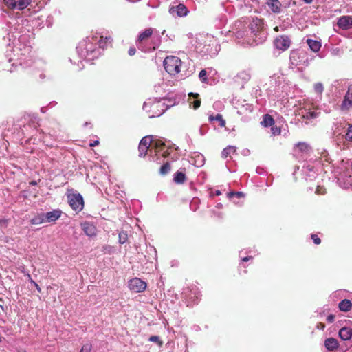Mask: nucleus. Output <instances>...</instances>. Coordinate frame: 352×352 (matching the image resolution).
I'll return each mask as SVG.
<instances>
[{"label":"nucleus","instance_id":"58836bf2","mask_svg":"<svg viewBox=\"0 0 352 352\" xmlns=\"http://www.w3.org/2000/svg\"><path fill=\"white\" fill-rule=\"evenodd\" d=\"M311 238L316 245H319L321 243V239L317 234H311Z\"/></svg>","mask_w":352,"mask_h":352},{"label":"nucleus","instance_id":"c03bdc74","mask_svg":"<svg viewBox=\"0 0 352 352\" xmlns=\"http://www.w3.org/2000/svg\"><path fill=\"white\" fill-rule=\"evenodd\" d=\"M136 53V50L134 47H131L129 49L128 54L129 56H133Z\"/></svg>","mask_w":352,"mask_h":352},{"label":"nucleus","instance_id":"72a5a7b5","mask_svg":"<svg viewBox=\"0 0 352 352\" xmlns=\"http://www.w3.org/2000/svg\"><path fill=\"white\" fill-rule=\"evenodd\" d=\"M149 341L156 342L158 346H162L163 344V342L160 339V337L157 336H152L149 338Z\"/></svg>","mask_w":352,"mask_h":352},{"label":"nucleus","instance_id":"4be33fe9","mask_svg":"<svg viewBox=\"0 0 352 352\" xmlns=\"http://www.w3.org/2000/svg\"><path fill=\"white\" fill-rule=\"evenodd\" d=\"M188 96H189V100H190L191 97H193L195 98V100L192 102L189 101V102L190 104H192L193 109H198L201 105V100L199 98V94H197V93L195 94V93L191 92V93L188 94Z\"/></svg>","mask_w":352,"mask_h":352},{"label":"nucleus","instance_id":"393cba45","mask_svg":"<svg viewBox=\"0 0 352 352\" xmlns=\"http://www.w3.org/2000/svg\"><path fill=\"white\" fill-rule=\"evenodd\" d=\"M171 170V165L168 162L164 163L160 168L159 173L161 175H167Z\"/></svg>","mask_w":352,"mask_h":352},{"label":"nucleus","instance_id":"1a4fd4ad","mask_svg":"<svg viewBox=\"0 0 352 352\" xmlns=\"http://www.w3.org/2000/svg\"><path fill=\"white\" fill-rule=\"evenodd\" d=\"M351 107H352V85H350L348 87L341 108L342 110H348Z\"/></svg>","mask_w":352,"mask_h":352},{"label":"nucleus","instance_id":"6ab92c4d","mask_svg":"<svg viewBox=\"0 0 352 352\" xmlns=\"http://www.w3.org/2000/svg\"><path fill=\"white\" fill-rule=\"evenodd\" d=\"M307 43L308 44L310 49L314 52H318L321 48V43L318 41L307 39Z\"/></svg>","mask_w":352,"mask_h":352},{"label":"nucleus","instance_id":"ea45409f","mask_svg":"<svg viewBox=\"0 0 352 352\" xmlns=\"http://www.w3.org/2000/svg\"><path fill=\"white\" fill-rule=\"evenodd\" d=\"M91 344H86L82 346L80 352H91Z\"/></svg>","mask_w":352,"mask_h":352},{"label":"nucleus","instance_id":"37998d69","mask_svg":"<svg viewBox=\"0 0 352 352\" xmlns=\"http://www.w3.org/2000/svg\"><path fill=\"white\" fill-rule=\"evenodd\" d=\"M335 315L333 314H330L327 317V321L329 322V323H332L334 320H335Z\"/></svg>","mask_w":352,"mask_h":352},{"label":"nucleus","instance_id":"b1692460","mask_svg":"<svg viewBox=\"0 0 352 352\" xmlns=\"http://www.w3.org/2000/svg\"><path fill=\"white\" fill-rule=\"evenodd\" d=\"M209 121L210 122H212V121H218L219 122V125L221 126V127H225L226 126V121L223 118V116L222 115L218 113L217 114L216 116H209Z\"/></svg>","mask_w":352,"mask_h":352},{"label":"nucleus","instance_id":"79ce46f5","mask_svg":"<svg viewBox=\"0 0 352 352\" xmlns=\"http://www.w3.org/2000/svg\"><path fill=\"white\" fill-rule=\"evenodd\" d=\"M326 192V189L323 187L318 186L316 190V193L318 195H324Z\"/></svg>","mask_w":352,"mask_h":352},{"label":"nucleus","instance_id":"7ed1b4c3","mask_svg":"<svg viewBox=\"0 0 352 352\" xmlns=\"http://www.w3.org/2000/svg\"><path fill=\"white\" fill-rule=\"evenodd\" d=\"M153 33V28H148L145 29L142 32H141L137 39V45L139 49H140L142 51H147L149 50H155L157 47L155 45H153L151 48L149 49H145V44L147 43V41L149 40V38L151 37Z\"/></svg>","mask_w":352,"mask_h":352},{"label":"nucleus","instance_id":"603ef678","mask_svg":"<svg viewBox=\"0 0 352 352\" xmlns=\"http://www.w3.org/2000/svg\"><path fill=\"white\" fill-rule=\"evenodd\" d=\"M318 327H320L322 329H324L325 327V325L322 323H320V324L318 325Z\"/></svg>","mask_w":352,"mask_h":352},{"label":"nucleus","instance_id":"f8f14e48","mask_svg":"<svg viewBox=\"0 0 352 352\" xmlns=\"http://www.w3.org/2000/svg\"><path fill=\"white\" fill-rule=\"evenodd\" d=\"M82 229L89 236H96L97 233L96 227L91 223L85 222L81 223Z\"/></svg>","mask_w":352,"mask_h":352},{"label":"nucleus","instance_id":"e433bc0d","mask_svg":"<svg viewBox=\"0 0 352 352\" xmlns=\"http://www.w3.org/2000/svg\"><path fill=\"white\" fill-rule=\"evenodd\" d=\"M345 138L347 140H352V124H349V127L345 135Z\"/></svg>","mask_w":352,"mask_h":352},{"label":"nucleus","instance_id":"0eeeda50","mask_svg":"<svg viewBox=\"0 0 352 352\" xmlns=\"http://www.w3.org/2000/svg\"><path fill=\"white\" fill-rule=\"evenodd\" d=\"M274 44L278 50L285 51L290 47L291 40L286 35H280L274 39Z\"/></svg>","mask_w":352,"mask_h":352},{"label":"nucleus","instance_id":"7c9ffc66","mask_svg":"<svg viewBox=\"0 0 352 352\" xmlns=\"http://www.w3.org/2000/svg\"><path fill=\"white\" fill-rule=\"evenodd\" d=\"M150 148L144 146L141 144H139L138 151H139V156L145 157L148 151Z\"/></svg>","mask_w":352,"mask_h":352},{"label":"nucleus","instance_id":"a19ab883","mask_svg":"<svg viewBox=\"0 0 352 352\" xmlns=\"http://www.w3.org/2000/svg\"><path fill=\"white\" fill-rule=\"evenodd\" d=\"M28 278H29V279H30V283H32V284H34V287L36 288L37 291H38V292H41V289L40 286H39V285H38L35 281H34V280L32 279L31 276H30L29 274H28Z\"/></svg>","mask_w":352,"mask_h":352},{"label":"nucleus","instance_id":"a18cd8bd","mask_svg":"<svg viewBox=\"0 0 352 352\" xmlns=\"http://www.w3.org/2000/svg\"><path fill=\"white\" fill-rule=\"evenodd\" d=\"M170 155V153L169 151V148H168L167 150H166L165 151H164L162 154V156L164 158H166L168 157H169Z\"/></svg>","mask_w":352,"mask_h":352},{"label":"nucleus","instance_id":"2eb2a0df","mask_svg":"<svg viewBox=\"0 0 352 352\" xmlns=\"http://www.w3.org/2000/svg\"><path fill=\"white\" fill-rule=\"evenodd\" d=\"M339 336L343 340H349L352 338V329L349 327H342L339 331Z\"/></svg>","mask_w":352,"mask_h":352},{"label":"nucleus","instance_id":"39448f33","mask_svg":"<svg viewBox=\"0 0 352 352\" xmlns=\"http://www.w3.org/2000/svg\"><path fill=\"white\" fill-rule=\"evenodd\" d=\"M320 112L316 111H311L310 109H307L305 107H300L296 112V115H298L301 118L305 120V124H308L307 120L316 119L319 116Z\"/></svg>","mask_w":352,"mask_h":352},{"label":"nucleus","instance_id":"dca6fc26","mask_svg":"<svg viewBox=\"0 0 352 352\" xmlns=\"http://www.w3.org/2000/svg\"><path fill=\"white\" fill-rule=\"evenodd\" d=\"M184 170H185V168H184ZM186 180V177L184 171L178 170L174 175L173 181L177 184H182L185 182Z\"/></svg>","mask_w":352,"mask_h":352},{"label":"nucleus","instance_id":"2f4dec72","mask_svg":"<svg viewBox=\"0 0 352 352\" xmlns=\"http://www.w3.org/2000/svg\"><path fill=\"white\" fill-rule=\"evenodd\" d=\"M3 2L8 8L12 10H14L17 6V2L16 0H3Z\"/></svg>","mask_w":352,"mask_h":352},{"label":"nucleus","instance_id":"a878e982","mask_svg":"<svg viewBox=\"0 0 352 352\" xmlns=\"http://www.w3.org/2000/svg\"><path fill=\"white\" fill-rule=\"evenodd\" d=\"M140 144L150 148L153 144V140L152 139V136H145V137H144L140 140Z\"/></svg>","mask_w":352,"mask_h":352},{"label":"nucleus","instance_id":"aec40b11","mask_svg":"<svg viewBox=\"0 0 352 352\" xmlns=\"http://www.w3.org/2000/svg\"><path fill=\"white\" fill-rule=\"evenodd\" d=\"M261 124L264 127H268L274 124V120L270 114H265Z\"/></svg>","mask_w":352,"mask_h":352},{"label":"nucleus","instance_id":"412c9836","mask_svg":"<svg viewBox=\"0 0 352 352\" xmlns=\"http://www.w3.org/2000/svg\"><path fill=\"white\" fill-rule=\"evenodd\" d=\"M296 149L301 153H307L309 152L311 147L307 143L300 142L296 144Z\"/></svg>","mask_w":352,"mask_h":352},{"label":"nucleus","instance_id":"49530a36","mask_svg":"<svg viewBox=\"0 0 352 352\" xmlns=\"http://www.w3.org/2000/svg\"><path fill=\"white\" fill-rule=\"evenodd\" d=\"M99 144H100V142L98 140H95V141L89 143V146L94 147L96 146L99 145Z\"/></svg>","mask_w":352,"mask_h":352},{"label":"nucleus","instance_id":"864d4df0","mask_svg":"<svg viewBox=\"0 0 352 352\" xmlns=\"http://www.w3.org/2000/svg\"><path fill=\"white\" fill-rule=\"evenodd\" d=\"M318 327H320L322 329H324L325 327V325L322 323H320V324L318 325Z\"/></svg>","mask_w":352,"mask_h":352},{"label":"nucleus","instance_id":"c9c22d12","mask_svg":"<svg viewBox=\"0 0 352 352\" xmlns=\"http://www.w3.org/2000/svg\"><path fill=\"white\" fill-rule=\"evenodd\" d=\"M206 75H207V72L205 69H202L200 71V72L199 74V77L200 80H201V82H207Z\"/></svg>","mask_w":352,"mask_h":352},{"label":"nucleus","instance_id":"4c0bfd02","mask_svg":"<svg viewBox=\"0 0 352 352\" xmlns=\"http://www.w3.org/2000/svg\"><path fill=\"white\" fill-rule=\"evenodd\" d=\"M229 197H232L233 196H236L237 197H243L244 196L243 193L242 192H230L228 194Z\"/></svg>","mask_w":352,"mask_h":352},{"label":"nucleus","instance_id":"9d476101","mask_svg":"<svg viewBox=\"0 0 352 352\" xmlns=\"http://www.w3.org/2000/svg\"><path fill=\"white\" fill-rule=\"evenodd\" d=\"M338 25L342 30H349L352 28V16H342L338 21Z\"/></svg>","mask_w":352,"mask_h":352},{"label":"nucleus","instance_id":"f704fd0d","mask_svg":"<svg viewBox=\"0 0 352 352\" xmlns=\"http://www.w3.org/2000/svg\"><path fill=\"white\" fill-rule=\"evenodd\" d=\"M271 126V131H272V133L274 135H278L280 134L281 133V129L280 127L276 126V125H272V126Z\"/></svg>","mask_w":352,"mask_h":352},{"label":"nucleus","instance_id":"8fccbe9b","mask_svg":"<svg viewBox=\"0 0 352 352\" xmlns=\"http://www.w3.org/2000/svg\"><path fill=\"white\" fill-rule=\"evenodd\" d=\"M30 185L31 186H36L37 185V182L36 181H32L30 182Z\"/></svg>","mask_w":352,"mask_h":352},{"label":"nucleus","instance_id":"5701e85b","mask_svg":"<svg viewBox=\"0 0 352 352\" xmlns=\"http://www.w3.org/2000/svg\"><path fill=\"white\" fill-rule=\"evenodd\" d=\"M45 214L42 213L39 214L35 217H34L32 219H31L30 222L32 225H37V224H41L43 223H47L46 218H45Z\"/></svg>","mask_w":352,"mask_h":352},{"label":"nucleus","instance_id":"6e6552de","mask_svg":"<svg viewBox=\"0 0 352 352\" xmlns=\"http://www.w3.org/2000/svg\"><path fill=\"white\" fill-rule=\"evenodd\" d=\"M169 12L173 15L175 13L177 16L182 17L188 14V10L184 4L179 3L177 6H172L169 9Z\"/></svg>","mask_w":352,"mask_h":352},{"label":"nucleus","instance_id":"ddd939ff","mask_svg":"<svg viewBox=\"0 0 352 352\" xmlns=\"http://www.w3.org/2000/svg\"><path fill=\"white\" fill-rule=\"evenodd\" d=\"M265 4L275 14H278L281 12L282 5L279 0H265Z\"/></svg>","mask_w":352,"mask_h":352},{"label":"nucleus","instance_id":"4468645a","mask_svg":"<svg viewBox=\"0 0 352 352\" xmlns=\"http://www.w3.org/2000/svg\"><path fill=\"white\" fill-rule=\"evenodd\" d=\"M324 346L329 351L337 349L339 346L338 340L334 338H327L324 341Z\"/></svg>","mask_w":352,"mask_h":352},{"label":"nucleus","instance_id":"3c124183","mask_svg":"<svg viewBox=\"0 0 352 352\" xmlns=\"http://www.w3.org/2000/svg\"><path fill=\"white\" fill-rule=\"evenodd\" d=\"M305 3L310 4L313 2V0H302Z\"/></svg>","mask_w":352,"mask_h":352},{"label":"nucleus","instance_id":"20e7f679","mask_svg":"<svg viewBox=\"0 0 352 352\" xmlns=\"http://www.w3.org/2000/svg\"><path fill=\"white\" fill-rule=\"evenodd\" d=\"M70 207L76 212H80L84 208V200L80 193H72L67 195Z\"/></svg>","mask_w":352,"mask_h":352},{"label":"nucleus","instance_id":"de8ad7c7","mask_svg":"<svg viewBox=\"0 0 352 352\" xmlns=\"http://www.w3.org/2000/svg\"><path fill=\"white\" fill-rule=\"evenodd\" d=\"M0 224H3L5 226H7L8 220L5 219H0Z\"/></svg>","mask_w":352,"mask_h":352},{"label":"nucleus","instance_id":"473e14b6","mask_svg":"<svg viewBox=\"0 0 352 352\" xmlns=\"http://www.w3.org/2000/svg\"><path fill=\"white\" fill-rule=\"evenodd\" d=\"M314 91L316 93L321 95L324 91L323 85L321 82H317L314 85Z\"/></svg>","mask_w":352,"mask_h":352},{"label":"nucleus","instance_id":"09e8293b","mask_svg":"<svg viewBox=\"0 0 352 352\" xmlns=\"http://www.w3.org/2000/svg\"><path fill=\"white\" fill-rule=\"evenodd\" d=\"M252 258V256H245V257H243L242 258V261H244V262H246V261H250V259Z\"/></svg>","mask_w":352,"mask_h":352},{"label":"nucleus","instance_id":"5fc2aeb1","mask_svg":"<svg viewBox=\"0 0 352 352\" xmlns=\"http://www.w3.org/2000/svg\"><path fill=\"white\" fill-rule=\"evenodd\" d=\"M216 195H221L220 191H219V190H217V191L216 192Z\"/></svg>","mask_w":352,"mask_h":352},{"label":"nucleus","instance_id":"423d86ee","mask_svg":"<svg viewBox=\"0 0 352 352\" xmlns=\"http://www.w3.org/2000/svg\"><path fill=\"white\" fill-rule=\"evenodd\" d=\"M146 283L139 278H134L129 281V288L136 293L144 292L146 288Z\"/></svg>","mask_w":352,"mask_h":352},{"label":"nucleus","instance_id":"9b49d317","mask_svg":"<svg viewBox=\"0 0 352 352\" xmlns=\"http://www.w3.org/2000/svg\"><path fill=\"white\" fill-rule=\"evenodd\" d=\"M62 213L60 209H54L45 213V218H46L47 223H54L61 217Z\"/></svg>","mask_w":352,"mask_h":352},{"label":"nucleus","instance_id":"f257e3e1","mask_svg":"<svg viewBox=\"0 0 352 352\" xmlns=\"http://www.w3.org/2000/svg\"><path fill=\"white\" fill-rule=\"evenodd\" d=\"M249 28L254 36H258V40H256L257 43H262L266 38L263 19L257 17L253 18L249 25Z\"/></svg>","mask_w":352,"mask_h":352},{"label":"nucleus","instance_id":"f03ea898","mask_svg":"<svg viewBox=\"0 0 352 352\" xmlns=\"http://www.w3.org/2000/svg\"><path fill=\"white\" fill-rule=\"evenodd\" d=\"M181 60L174 56H167L164 60L165 70L170 75H176L180 72Z\"/></svg>","mask_w":352,"mask_h":352},{"label":"nucleus","instance_id":"c756f323","mask_svg":"<svg viewBox=\"0 0 352 352\" xmlns=\"http://www.w3.org/2000/svg\"><path fill=\"white\" fill-rule=\"evenodd\" d=\"M119 243L121 244L125 243L128 240V234L125 231H120L118 234Z\"/></svg>","mask_w":352,"mask_h":352},{"label":"nucleus","instance_id":"f3484780","mask_svg":"<svg viewBox=\"0 0 352 352\" xmlns=\"http://www.w3.org/2000/svg\"><path fill=\"white\" fill-rule=\"evenodd\" d=\"M338 308L341 311L347 312L352 308V302L350 300L344 299L338 304Z\"/></svg>","mask_w":352,"mask_h":352},{"label":"nucleus","instance_id":"c85d7f7f","mask_svg":"<svg viewBox=\"0 0 352 352\" xmlns=\"http://www.w3.org/2000/svg\"><path fill=\"white\" fill-rule=\"evenodd\" d=\"M235 151L236 150L234 146H229L223 150L221 153L222 157L226 158L231 154V153H234Z\"/></svg>","mask_w":352,"mask_h":352},{"label":"nucleus","instance_id":"bb28decb","mask_svg":"<svg viewBox=\"0 0 352 352\" xmlns=\"http://www.w3.org/2000/svg\"><path fill=\"white\" fill-rule=\"evenodd\" d=\"M153 145H154L155 151L156 153L160 152L165 146L164 142H163L160 140H157L155 141H153Z\"/></svg>","mask_w":352,"mask_h":352},{"label":"nucleus","instance_id":"a211bd4d","mask_svg":"<svg viewBox=\"0 0 352 352\" xmlns=\"http://www.w3.org/2000/svg\"><path fill=\"white\" fill-rule=\"evenodd\" d=\"M113 38L111 36H101L98 44L100 47L104 49L107 47L108 45L111 44Z\"/></svg>","mask_w":352,"mask_h":352},{"label":"nucleus","instance_id":"cd10ccee","mask_svg":"<svg viewBox=\"0 0 352 352\" xmlns=\"http://www.w3.org/2000/svg\"><path fill=\"white\" fill-rule=\"evenodd\" d=\"M32 0H18V9L20 10H24L29 5L31 4Z\"/></svg>","mask_w":352,"mask_h":352}]
</instances>
